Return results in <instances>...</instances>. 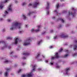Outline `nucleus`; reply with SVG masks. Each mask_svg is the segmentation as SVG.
I'll return each mask as SVG.
<instances>
[{"mask_svg": "<svg viewBox=\"0 0 77 77\" xmlns=\"http://www.w3.org/2000/svg\"><path fill=\"white\" fill-rule=\"evenodd\" d=\"M50 48H53V46H51L49 47Z\"/></svg>", "mask_w": 77, "mask_h": 77, "instance_id": "obj_39", "label": "nucleus"}, {"mask_svg": "<svg viewBox=\"0 0 77 77\" xmlns=\"http://www.w3.org/2000/svg\"><path fill=\"white\" fill-rule=\"evenodd\" d=\"M32 5L31 4H29V5H28V6H32Z\"/></svg>", "mask_w": 77, "mask_h": 77, "instance_id": "obj_37", "label": "nucleus"}, {"mask_svg": "<svg viewBox=\"0 0 77 77\" xmlns=\"http://www.w3.org/2000/svg\"><path fill=\"white\" fill-rule=\"evenodd\" d=\"M22 65H26V63H22Z\"/></svg>", "mask_w": 77, "mask_h": 77, "instance_id": "obj_36", "label": "nucleus"}, {"mask_svg": "<svg viewBox=\"0 0 77 77\" xmlns=\"http://www.w3.org/2000/svg\"><path fill=\"white\" fill-rule=\"evenodd\" d=\"M8 12L7 11H6L5 12V14H8Z\"/></svg>", "mask_w": 77, "mask_h": 77, "instance_id": "obj_35", "label": "nucleus"}, {"mask_svg": "<svg viewBox=\"0 0 77 77\" xmlns=\"http://www.w3.org/2000/svg\"><path fill=\"white\" fill-rule=\"evenodd\" d=\"M68 56V54H66L64 56V57H66L67 56Z\"/></svg>", "mask_w": 77, "mask_h": 77, "instance_id": "obj_32", "label": "nucleus"}, {"mask_svg": "<svg viewBox=\"0 0 77 77\" xmlns=\"http://www.w3.org/2000/svg\"><path fill=\"white\" fill-rule=\"evenodd\" d=\"M41 25H38L37 26V27H38V29H40L41 28Z\"/></svg>", "mask_w": 77, "mask_h": 77, "instance_id": "obj_29", "label": "nucleus"}, {"mask_svg": "<svg viewBox=\"0 0 77 77\" xmlns=\"http://www.w3.org/2000/svg\"><path fill=\"white\" fill-rule=\"evenodd\" d=\"M10 7H11V5H10L8 6V7H9L8 11H12V8H10Z\"/></svg>", "mask_w": 77, "mask_h": 77, "instance_id": "obj_13", "label": "nucleus"}, {"mask_svg": "<svg viewBox=\"0 0 77 77\" xmlns=\"http://www.w3.org/2000/svg\"><path fill=\"white\" fill-rule=\"evenodd\" d=\"M15 2L16 3H18V2L17 1H15Z\"/></svg>", "mask_w": 77, "mask_h": 77, "instance_id": "obj_53", "label": "nucleus"}, {"mask_svg": "<svg viewBox=\"0 0 77 77\" xmlns=\"http://www.w3.org/2000/svg\"><path fill=\"white\" fill-rule=\"evenodd\" d=\"M0 8H1V9L3 8V6L2 5H0Z\"/></svg>", "mask_w": 77, "mask_h": 77, "instance_id": "obj_30", "label": "nucleus"}, {"mask_svg": "<svg viewBox=\"0 0 77 77\" xmlns=\"http://www.w3.org/2000/svg\"><path fill=\"white\" fill-rule=\"evenodd\" d=\"M5 29H3L2 30V32H5Z\"/></svg>", "mask_w": 77, "mask_h": 77, "instance_id": "obj_56", "label": "nucleus"}, {"mask_svg": "<svg viewBox=\"0 0 77 77\" xmlns=\"http://www.w3.org/2000/svg\"><path fill=\"white\" fill-rule=\"evenodd\" d=\"M2 72H0V74H2Z\"/></svg>", "mask_w": 77, "mask_h": 77, "instance_id": "obj_63", "label": "nucleus"}, {"mask_svg": "<svg viewBox=\"0 0 77 77\" xmlns=\"http://www.w3.org/2000/svg\"><path fill=\"white\" fill-rule=\"evenodd\" d=\"M23 59H26V58L25 57H23Z\"/></svg>", "mask_w": 77, "mask_h": 77, "instance_id": "obj_52", "label": "nucleus"}, {"mask_svg": "<svg viewBox=\"0 0 77 77\" xmlns=\"http://www.w3.org/2000/svg\"><path fill=\"white\" fill-rule=\"evenodd\" d=\"M72 9L73 11H74V8H72Z\"/></svg>", "mask_w": 77, "mask_h": 77, "instance_id": "obj_64", "label": "nucleus"}, {"mask_svg": "<svg viewBox=\"0 0 77 77\" xmlns=\"http://www.w3.org/2000/svg\"><path fill=\"white\" fill-rule=\"evenodd\" d=\"M66 12V11H63V13H65Z\"/></svg>", "mask_w": 77, "mask_h": 77, "instance_id": "obj_45", "label": "nucleus"}, {"mask_svg": "<svg viewBox=\"0 0 77 77\" xmlns=\"http://www.w3.org/2000/svg\"><path fill=\"white\" fill-rule=\"evenodd\" d=\"M53 30H52L51 31V33H53Z\"/></svg>", "mask_w": 77, "mask_h": 77, "instance_id": "obj_47", "label": "nucleus"}, {"mask_svg": "<svg viewBox=\"0 0 77 77\" xmlns=\"http://www.w3.org/2000/svg\"><path fill=\"white\" fill-rule=\"evenodd\" d=\"M60 37L61 38H68V35L62 34L60 36Z\"/></svg>", "mask_w": 77, "mask_h": 77, "instance_id": "obj_4", "label": "nucleus"}, {"mask_svg": "<svg viewBox=\"0 0 77 77\" xmlns=\"http://www.w3.org/2000/svg\"><path fill=\"white\" fill-rule=\"evenodd\" d=\"M24 5H26V3H23V4H22V6H24Z\"/></svg>", "mask_w": 77, "mask_h": 77, "instance_id": "obj_27", "label": "nucleus"}, {"mask_svg": "<svg viewBox=\"0 0 77 77\" xmlns=\"http://www.w3.org/2000/svg\"><path fill=\"white\" fill-rule=\"evenodd\" d=\"M26 76V75H22V77H25Z\"/></svg>", "mask_w": 77, "mask_h": 77, "instance_id": "obj_31", "label": "nucleus"}, {"mask_svg": "<svg viewBox=\"0 0 77 77\" xmlns=\"http://www.w3.org/2000/svg\"><path fill=\"white\" fill-rule=\"evenodd\" d=\"M23 17V19L24 20H26V16L25 15H24V14H23L22 15Z\"/></svg>", "mask_w": 77, "mask_h": 77, "instance_id": "obj_24", "label": "nucleus"}, {"mask_svg": "<svg viewBox=\"0 0 77 77\" xmlns=\"http://www.w3.org/2000/svg\"><path fill=\"white\" fill-rule=\"evenodd\" d=\"M0 20L1 21H2V20H3V19H2V18L0 19Z\"/></svg>", "mask_w": 77, "mask_h": 77, "instance_id": "obj_57", "label": "nucleus"}, {"mask_svg": "<svg viewBox=\"0 0 77 77\" xmlns=\"http://www.w3.org/2000/svg\"><path fill=\"white\" fill-rule=\"evenodd\" d=\"M65 52H67V53H68V50H66Z\"/></svg>", "mask_w": 77, "mask_h": 77, "instance_id": "obj_42", "label": "nucleus"}, {"mask_svg": "<svg viewBox=\"0 0 77 77\" xmlns=\"http://www.w3.org/2000/svg\"><path fill=\"white\" fill-rule=\"evenodd\" d=\"M45 33V32H42V35H44V34Z\"/></svg>", "mask_w": 77, "mask_h": 77, "instance_id": "obj_40", "label": "nucleus"}, {"mask_svg": "<svg viewBox=\"0 0 77 77\" xmlns=\"http://www.w3.org/2000/svg\"><path fill=\"white\" fill-rule=\"evenodd\" d=\"M45 62H46V63H47L48 62V60H45Z\"/></svg>", "mask_w": 77, "mask_h": 77, "instance_id": "obj_46", "label": "nucleus"}, {"mask_svg": "<svg viewBox=\"0 0 77 77\" xmlns=\"http://www.w3.org/2000/svg\"><path fill=\"white\" fill-rule=\"evenodd\" d=\"M61 2H63V0H60Z\"/></svg>", "mask_w": 77, "mask_h": 77, "instance_id": "obj_62", "label": "nucleus"}, {"mask_svg": "<svg viewBox=\"0 0 77 77\" xmlns=\"http://www.w3.org/2000/svg\"><path fill=\"white\" fill-rule=\"evenodd\" d=\"M8 2H9V0H6L5 2H4V3H7Z\"/></svg>", "mask_w": 77, "mask_h": 77, "instance_id": "obj_26", "label": "nucleus"}, {"mask_svg": "<svg viewBox=\"0 0 77 77\" xmlns=\"http://www.w3.org/2000/svg\"><path fill=\"white\" fill-rule=\"evenodd\" d=\"M32 74V72L30 73V74H28V75H26V77H32V76L33 75Z\"/></svg>", "mask_w": 77, "mask_h": 77, "instance_id": "obj_10", "label": "nucleus"}, {"mask_svg": "<svg viewBox=\"0 0 77 77\" xmlns=\"http://www.w3.org/2000/svg\"><path fill=\"white\" fill-rule=\"evenodd\" d=\"M42 57L43 58H45V56H44V55H42Z\"/></svg>", "mask_w": 77, "mask_h": 77, "instance_id": "obj_48", "label": "nucleus"}, {"mask_svg": "<svg viewBox=\"0 0 77 77\" xmlns=\"http://www.w3.org/2000/svg\"><path fill=\"white\" fill-rule=\"evenodd\" d=\"M36 65H35L34 66H33L32 71H35V68H36Z\"/></svg>", "mask_w": 77, "mask_h": 77, "instance_id": "obj_12", "label": "nucleus"}, {"mask_svg": "<svg viewBox=\"0 0 77 77\" xmlns=\"http://www.w3.org/2000/svg\"><path fill=\"white\" fill-rule=\"evenodd\" d=\"M54 12H57V10H55Z\"/></svg>", "mask_w": 77, "mask_h": 77, "instance_id": "obj_41", "label": "nucleus"}, {"mask_svg": "<svg viewBox=\"0 0 77 77\" xmlns=\"http://www.w3.org/2000/svg\"><path fill=\"white\" fill-rule=\"evenodd\" d=\"M50 64L51 65H53V63H50Z\"/></svg>", "mask_w": 77, "mask_h": 77, "instance_id": "obj_49", "label": "nucleus"}, {"mask_svg": "<svg viewBox=\"0 0 77 77\" xmlns=\"http://www.w3.org/2000/svg\"><path fill=\"white\" fill-rule=\"evenodd\" d=\"M62 26L61 25H60L59 27H61Z\"/></svg>", "mask_w": 77, "mask_h": 77, "instance_id": "obj_59", "label": "nucleus"}, {"mask_svg": "<svg viewBox=\"0 0 77 77\" xmlns=\"http://www.w3.org/2000/svg\"><path fill=\"white\" fill-rule=\"evenodd\" d=\"M6 71L5 72L4 74V75L5 76H7L8 75V72L10 70V69H6Z\"/></svg>", "mask_w": 77, "mask_h": 77, "instance_id": "obj_5", "label": "nucleus"}, {"mask_svg": "<svg viewBox=\"0 0 77 77\" xmlns=\"http://www.w3.org/2000/svg\"><path fill=\"white\" fill-rule=\"evenodd\" d=\"M75 11L74 12V13H72L71 12V14L72 15L73 17H74V16L75 15Z\"/></svg>", "mask_w": 77, "mask_h": 77, "instance_id": "obj_17", "label": "nucleus"}, {"mask_svg": "<svg viewBox=\"0 0 77 77\" xmlns=\"http://www.w3.org/2000/svg\"><path fill=\"white\" fill-rule=\"evenodd\" d=\"M52 19H55V17H52Z\"/></svg>", "mask_w": 77, "mask_h": 77, "instance_id": "obj_54", "label": "nucleus"}, {"mask_svg": "<svg viewBox=\"0 0 77 77\" xmlns=\"http://www.w3.org/2000/svg\"><path fill=\"white\" fill-rule=\"evenodd\" d=\"M25 26H26V27H27V25H26Z\"/></svg>", "mask_w": 77, "mask_h": 77, "instance_id": "obj_61", "label": "nucleus"}, {"mask_svg": "<svg viewBox=\"0 0 77 77\" xmlns=\"http://www.w3.org/2000/svg\"><path fill=\"white\" fill-rule=\"evenodd\" d=\"M50 5H49V3L48 2H47V6L46 7V9H49V8H50V7H49Z\"/></svg>", "mask_w": 77, "mask_h": 77, "instance_id": "obj_9", "label": "nucleus"}, {"mask_svg": "<svg viewBox=\"0 0 77 77\" xmlns=\"http://www.w3.org/2000/svg\"><path fill=\"white\" fill-rule=\"evenodd\" d=\"M40 56V53H38L37 54V56L36 57V58L39 57Z\"/></svg>", "mask_w": 77, "mask_h": 77, "instance_id": "obj_15", "label": "nucleus"}, {"mask_svg": "<svg viewBox=\"0 0 77 77\" xmlns=\"http://www.w3.org/2000/svg\"><path fill=\"white\" fill-rule=\"evenodd\" d=\"M62 51H63V49L62 48H61L59 50V52H62Z\"/></svg>", "mask_w": 77, "mask_h": 77, "instance_id": "obj_25", "label": "nucleus"}, {"mask_svg": "<svg viewBox=\"0 0 77 77\" xmlns=\"http://www.w3.org/2000/svg\"><path fill=\"white\" fill-rule=\"evenodd\" d=\"M23 55H25V56H27L28 55H29L30 54V53H24L23 54Z\"/></svg>", "mask_w": 77, "mask_h": 77, "instance_id": "obj_16", "label": "nucleus"}, {"mask_svg": "<svg viewBox=\"0 0 77 77\" xmlns=\"http://www.w3.org/2000/svg\"><path fill=\"white\" fill-rule=\"evenodd\" d=\"M74 56H77V54H75Z\"/></svg>", "mask_w": 77, "mask_h": 77, "instance_id": "obj_51", "label": "nucleus"}, {"mask_svg": "<svg viewBox=\"0 0 77 77\" xmlns=\"http://www.w3.org/2000/svg\"><path fill=\"white\" fill-rule=\"evenodd\" d=\"M8 48L9 49H10V48H11V46H9L8 47Z\"/></svg>", "mask_w": 77, "mask_h": 77, "instance_id": "obj_55", "label": "nucleus"}, {"mask_svg": "<svg viewBox=\"0 0 77 77\" xmlns=\"http://www.w3.org/2000/svg\"><path fill=\"white\" fill-rule=\"evenodd\" d=\"M56 38H57V36H55L54 38V39H56Z\"/></svg>", "mask_w": 77, "mask_h": 77, "instance_id": "obj_38", "label": "nucleus"}, {"mask_svg": "<svg viewBox=\"0 0 77 77\" xmlns=\"http://www.w3.org/2000/svg\"><path fill=\"white\" fill-rule=\"evenodd\" d=\"M69 68H67L66 69V74H68V71H69Z\"/></svg>", "mask_w": 77, "mask_h": 77, "instance_id": "obj_11", "label": "nucleus"}, {"mask_svg": "<svg viewBox=\"0 0 77 77\" xmlns=\"http://www.w3.org/2000/svg\"><path fill=\"white\" fill-rule=\"evenodd\" d=\"M21 70L20 69L18 71V73H20V72H21Z\"/></svg>", "mask_w": 77, "mask_h": 77, "instance_id": "obj_33", "label": "nucleus"}, {"mask_svg": "<svg viewBox=\"0 0 77 77\" xmlns=\"http://www.w3.org/2000/svg\"><path fill=\"white\" fill-rule=\"evenodd\" d=\"M60 21H61L62 22V23H63L64 22V20H63V19H60Z\"/></svg>", "mask_w": 77, "mask_h": 77, "instance_id": "obj_22", "label": "nucleus"}, {"mask_svg": "<svg viewBox=\"0 0 77 77\" xmlns=\"http://www.w3.org/2000/svg\"><path fill=\"white\" fill-rule=\"evenodd\" d=\"M70 14H71L70 13V11H69V15H70Z\"/></svg>", "mask_w": 77, "mask_h": 77, "instance_id": "obj_43", "label": "nucleus"}, {"mask_svg": "<svg viewBox=\"0 0 77 77\" xmlns=\"http://www.w3.org/2000/svg\"><path fill=\"white\" fill-rule=\"evenodd\" d=\"M4 62L5 63H9V62H10V61H8V60H6Z\"/></svg>", "mask_w": 77, "mask_h": 77, "instance_id": "obj_20", "label": "nucleus"}, {"mask_svg": "<svg viewBox=\"0 0 77 77\" xmlns=\"http://www.w3.org/2000/svg\"><path fill=\"white\" fill-rule=\"evenodd\" d=\"M32 14V12H29V13L28 14V15L29 16H30V15Z\"/></svg>", "mask_w": 77, "mask_h": 77, "instance_id": "obj_34", "label": "nucleus"}, {"mask_svg": "<svg viewBox=\"0 0 77 77\" xmlns=\"http://www.w3.org/2000/svg\"><path fill=\"white\" fill-rule=\"evenodd\" d=\"M13 52H11L10 53V54H12Z\"/></svg>", "mask_w": 77, "mask_h": 77, "instance_id": "obj_58", "label": "nucleus"}, {"mask_svg": "<svg viewBox=\"0 0 77 77\" xmlns=\"http://www.w3.org/2000/svg\"><path fill=\"white\" fill-rule=\"evenodd\" d=\"M30 41H31V39L30 38H28L25 41L23 45L24 46H26V45H28L30 44Z\"/></svg>", "mask_w": 77, "mask_h": 77, "instance_id": "obj_2", "label": "nucleus"}, {"mask_svg": "<svg viewBox=\"0 0 77 77\" xmlns=\"http://www.w3.org/2000/svg\"><path fill=\"white\" fill-rule=\"evenodd\" d=\"M42 42V40H41L40 41H38V45H39V44H40V43H41Z\"/></svg>", "mask_w": 77, "mask_h": 77, "instance_id": "obj_18", "label": "nucleus"}, {"mask_svg": "<svg viewBox=\"0 0 77 77\" xmlns=\"http://www.w3.org/2000/svg\"><path fill=\"white\" fill-rule=\"evenodd\" d=\"M75 43L76 44H77V40H75Z\"/></svg>", "mask_w": 77, "mask_h": 77, "instance_id": "obj_50", "label": "nucleus"}, {"mask_svg": "<svg viewBox=\"0 0 77 77\" xmlns=\"http://www.w3.org/2000/svg\"><path fill=\"white\" fill-rule=\"evenodd\" d=\"M7 21L8 22H11V20L9 19H7Z\"/></svg>", "mask_w": 77, "mask_h": 77, "instance_id": "obj_28", "label": "nucleus"}, {"mask_svg": "<svg viewBox=\"0 0 77 77\" xmlns=\"http://www.w3.org/2000/svg\"><path fill=\"white\" fill-rule=\"evenodd\" d=\"M38 5H39V3L37 2H35L34 3V4L33 5L34 8H36Z\"/></svg>", "mask_w": 77, "mask_h": 77, "instance_id": "obj_6", "label": "nucleus"}, {"mask_svg": "<svg viewBox=\"0 0 77 77\" xmlns=\"http://www.w3.org/2000/svg\"><path fill=\"white\" fill-rule=\"evenodd\" d=\"M70 47H72V45H70Z\"/></svg>", "mask_w": 77, "mask_h": 77, "instance_id": "obj_60", "label": "nucleus"}, {"mask_svg": "<svg viewBox=\"0 0 77 77\" xmlns=\"http://www.w3.org/2000/svg\"><path fill=\"white\" fill-rule=\"evenodd\" d=\"M7 39H10L11 40V39H12V37H8L7 38Z\"/></svg>", "mask_w": 77, "mask_h": 77, "instance_id": "obj_21", "label": "nucleus"}, {"mask_svg": "<svg viewBox=\"0 0 77 77\" xmlns=\"http://www.w3.org/2000/svg\"><path fill=\"white\" fill-rule=\"evenodd\" d=\"M77 44L74 45V50H76V48L77 47Z\"/></svg>", "mask_w": 77, "mask_h": 77, "instance_id": "obj_14", "label": "nucleus"}, {"mask_svg": "<svg viewBox=\"0 0 77 77\" xmlns=\"http://www.w3.org/2000/svg\"><path fill=\"white\" fill-rule=\"evenodd\" d=\"M18 38H17L15 41V44H17V42H18Z\"/></svg>", "mask_w": 77, "mask_h": 77, "instance_id": "obj_19", "label": "nucleus"}, {"mask_svg": "<svg viewBox=\"0 0 77 77\" xmlns=\"http://www.w3.org/2000/svg\"><path fill=\"white\" fill-rule=\"evenodd\" d=\"M59 4H57L56 5V8L57 9H58V8H59Z\"/></svg>", "mask_w": 77, "mask_h": 77, "instance_id": "obj_23", "label": "nucleus"}, {"mask_svg": "<svg viewBox=\"0 0 77 77\" xmlns=\"http://www.w3.org/2000/svg\"><path fill=\"white\" fill-rule=\"evenodd\" d=\"M47 15H48V14H49V11L47 12Z\"/></svg>", "mask_w": 77, "mask_h": 77, "instance_id": "obj_44", "label": "nucleus"}, {"mask_svg": "<svg viewBox=\"0 0 77 77\" xmlns=\"http://www.w3.org/2000/svg\"><path fill=\"white\" fill-rule=\"evenodd\" d=\"M4 44V48H6L7 47V46L6 45V43H5V42L2 41V42L0 41V44Z\"/></svg>", "mask_w": 77, "mask_h": 77, "instance_id": "obj_7", "label": "nucleus"}, {"mask_svg": "<svg viewBox=\"0 0 77 77\" xmlns=\"http://www.w3.org/2000/svg\"><path fill=\"white\" fill-rule=\"evenodd\" d=\"M21 26V24L18 23V22H16L15 23H12V27L10 29V30H13L15 29L17 27L18 29H20V26Z\"/></svg>", "mask_w": 77, "mask_h": 77, "instance_id": "obj_1", "label": "nucleus"}, {"mask_svg": "<svg viewBox=\"0 0 77 77\" xmlns=\"http://www.w3.org/2000/svg\"><path fill=\"white\" fill-rule=\"evenodd\" d=\"M58 53H56L54 56V57H52L51 58V60H54V59H58V58H59L60 56L58 55Z\"/></svg>", "mask_w": 77, "mask_h": 77, "instance_id": "obj_3", "label": "nucleus"}, {"mask_svg": "<svg viewBox=\"0 0 77 77\" xmlns=\"http://www.w3.org/2000/svg\"><path fill=\"white\" fill-rule=\"evenodd\" d=\"M31 31L32 32H34L35 31L36 32H39V29H36V30H34V29H31Z\"/></svg>", "mask_w": 77, "mask_h": 77, "instance_id": "obj_8", "label": "nucleus"}]
</instances>
